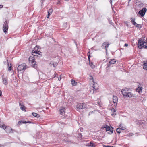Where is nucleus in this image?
Here are the masks:
<instances>
[{
  "instance_id": "nucleus-1",
  "label": "nucleus",
  "mask_w": 147,
  "mask_h": 147,
  "mask_svg": "<svg viewBox=\"0 0 147 147\" xmlns=\"http://www.w3.org/2000/svg\"><path fill=\"white\" fill-rule=\"evenodd\" d=\"M127 89H122L121 91L123 96L126 97L131 98L134 96V95L131 92H127Z\"/></svg>"
},
{
  "instance_id": "nucleus-2",
  "label": "nucleus",
  "mask_w": 147,
  "mask_h": 147,
  "mask_svg": "<svg viewBox=\"0 0 147 147\" xmlns=\"http://www.w3.org/2000/svg\"><path fill=\"white\" fill-rule=\"evenodd\" d=\"M102 129H105L106 132L109 134H111L113 132V129L112 127L106 125L102 126Z\"/></svg>"
},
{
  "instance_id": "nucleus-3",
  "label": "nucleus",
  "mask_w": 147,
  "mask_h": 147,
  "mask_svg": "<svg viewBox=\"0 0 147 147\" xmlns=\"http://www.w3.org/2000/svg\"><path fill=\"white\" fill-rule=\"evenodd\" d=\"M138 45L139 49H142L143 47L147 48V42H144L141 40L138 41Z\"/></svg>"
},
{
  "instance_id": "nucleus-4",
  "label": "nucleus",
  "mask_w": 147,
  "mask_h": 147,
  "mask_svg": "<svg viewBox=\"0 0 147 147\" xmlns=\"http://www.w3.org/2000/svg\"><path fill=\"white\" fill-rule=\"evenodd\" d=\"M41 53V52L35 50H33L32 52V55H34L36 57H41L42 55L40 53Z\"/></svg>"
},
{
  "instance_id": "nucleus-5",
  "label": "nucleus",
  "mask_w": 147,
  "mask_h": 147,
  "mask_svg": "<svg viewBox=\"0 0 147 147\" xmlns=\"http://www.w3.org/2000/svg\"><path fill=\"white\" fill-rule=\"evenodd\" d=\"M89 79L90 81L92 82L93 83L92 88H93V90L94 89L95 90H97L98 88V85L97 83L94 82V80L92 76H90Z\"/></svg>"
},
{
  "instance_id": "nucleus-6",
  "label": "nucleus",
  "mask_w": 147,
  "mask_h": 147,
  "mask_svg": "<svg viewBox=\"0 0 147 147\" xmlns=\"http://www.w3.org/2000/svg\"><path fill=\"white\" fill-rule=\"evenodd\" d=\"M3 30L4 32L6 34L7 33V30L8 28V22L7 21H5L4 22L3 25Z\"/></svg>"
},
{
  "instance_id": "nucleus-7",
  "label": "nucleus",
  "mask_w": 147,
  "mask_h": 147,
  "mask_svg": "<svg viewBox=\"0 0 147 147\" xmlns=\"http://www.w3.org/2000/svg\"><path fill=\"white\" fill-rule=\"evenodd\" d=\"M86 105L84 103H80L77 105V110L78 111L80 109H84L86 107Z\"/></svg>"
},
{
  "instance_id": "nucleus-8",
  "label": "nucleus",
  "mask_w": 147,
  "mask_h": 147,
  "mask_svg": "<svg viewBox=\"0 0 147 147\" xmlns=\"http://www.w3.org/2000/svg\"><path fill=\"white\" fill-rule=\"evenodd\" d=\"M26 65L25 63H23L20 65L18 67V70L21 71L22 70H24L26 68Z\"/></svg>"
},
{
  "instance_id": "nucleus-9",
  "label": "nucleus",
  "mask_w": 147,
  "mask_h": 147,
  "mask_svg": "<svg viewBox=\"0 0 147 147\" xmlns=\"http://www.w3.org/2000/svg\"><path fill=\"white\" fill-rule=\"evenodd\" d=\"M6 131V132L8 133H9L11 132H13L14 130H13L11 127H4V129H3Z\"/></svg>"
},
{
  "instance_id": "nucleus-10",
  "label": "nucleus",
  "mask_w": 147,
  "mask_h": 147,
  "mask_svg": "<svg viewBox=\"0 0 147 147\" xmlns=\"http://www.w3.org/2000/svg\"><path fill=\"white\" fill-rule=\"evenodd\" d=\"M147 11V9L146 8H143L142 9L139 11V14H140L142 17L145 15L146 12Z\"/></svg>"
},
{
  "instance_id": "nucleus-11",
  "label": "nucleus",
  "mask_w": 147,
  "mask_h": 147,
  "mask_svg": "<svg viewBox=\"0 0 147 147\" xmlns=\"http://www.w3.org/2000/svg\"><path fill=\"white\" fill-rule=\"evenodd\" d=\"M87 55L88 57V60L89 61V64L92 68V69L94 68L95 67V66L93 64V63L91 62H90V53L89 51L87 53Z\"/></svg>"
},
{
  "instance_id": "nucleus-12",
  "label": "nucleus",
  "mask_w": 147,
  "mask_h": 147,
  "mask_svg": "<svg viewBox=\"0 0 147 147\" xmlns=\"http://www.w3.org/2000/svg\"><path fill=\"white\" fill-rule=\"evenodd\" d=\"M29 60L30 62L31 61L32 65L34 66L36 64V62L34 59L30 57L29 58Z\"/></svg>"
},
{
  "instance_id": "nucleus-13",
  "label": "nucleus",
  "mask_w": 147,
  "mask_h": 147,
  "mask_svg": "<svg viewBox=\"0 0 147 147\" xmlns=\"http://www.w3.org/2000/svg\"><path fill=\"white\" fill-rule=\"evenodd\" d=\"M2 80L3 82L4 85H7L8 84V78L7 77L5 78L3 76L2 78Z\"/></svg>"
},
{
  "instance_id": "nucleus-14",
  "label": "nucleus",
  "mask_w": 147,
  "mask_h": 147,
  "mask_svg": "<svg viewBox=\"0 0 147 147\" xmlns=\"http://www.w3.org/2000/svg\"><path fill=\"white\" fill-rule=\"evenodd\" d=\"M87 146L91 147H96V145L95 143H94L93 142L91 141L88 144L86 145Z\"/></svg>"
},
{
  "instance_id": "nucleus-15",
  "label": "nucleus",
  "mask_w": 147,
  "mask_h": 147,
  "mask_svg": "<svg viewBox=\"0 0 147 147\" xmlns=\"http://www.w3.org/2000/svg\"><path fill=\"white\" fill-rule=\"evenodd\" d=\"M109 44L107 42H105L102 44V46L104 49L107 51V48L108 47Z\"/></svg>"
},
{
  "instance_id": "nucleus-16",
  "label": "nucleus",
  "mask_w": 147,
  "mask_h": 147,
  "mask_svg": "<svg viewBox=\"0 0 147 147\" xmlns=\"http://www.w3.org/2000/svg\"><path fill=\"white\" fill-rule=\"evenodd\" d=\"M65 108L63 107H61L59 110L60 113V114L63 115L65 114Z\"/></svg>"
},
{
  "instance_id": "nucleus-17",
  "label": "nucleus",
  "mask_w": 147,
  "mask_h": 147,
  "mask_svg": "<svg viewBox=\"0 0 147 147\" xmlns=\"http://www.w3.org/2000/svg\"><path fill=\"white\" fill-rule=\"evenodd\" d=\"M113 101L114 103L116 104L118 102L117 97L115 96H114L113 97Z\"/></svg>"
},
{
  "instance_id": "nucleus-18",
  "label": "nucleus",
  "mask_w": 147,
  "mask_h": 147,
  "mask_svg": "<svg viewBox=\"0 0 147 147\" xmlns=\"http://www.w3.org/2000/svg\"><path fill=\"white\" fill-rule=\"evenodd\" d=\"M143 69L147 70V61L144 62L143 65Z\"/></svg>"
},
{
  "instance_id": "nucleus-19",
  "label": "nucleus",
  "mask_w": 147,
  "mask_h": 147,
  "mask_svg": "<svg viewBox=\"0 0 147 147\" xmlns=\"http://www.w3.org/2000/svg\"><path fill=\"white\" fill-rule=\"evenodd\" d=\"M111 111L112 112V113L111 114V115L112 116L115 115H116V110L114 108H113L111 109Z\"/></svg>"
},
{
  "instance_id": "nucleus-20",
  "label": "nucleus",
  "mask_w": 147,
  "mask_h": 147,
  "mask_svg": "<svg viewBox=\"0 0 147 147\" xmlns=\"http://www.w3.org/2000/svg\"><path fill=\"white\" fill-rule=\"evenodd\" d=\"M53 12L52 9H50L48 11V14L47 15V18H48L49 17L50 15Z\"/></svg>"
},
{
  "instance_id": "nucleus-21",
  "label": "nucleus",
  "mask_w": 147,
  "mask_h": 147,
  "mask_svg": "<svg viewBox=\"0 0 147 147\" xmlns=\"http://www.w3.org/2000/svg\"><path fill=\"white\" fill-rule=\"evenodd\" d=\"M142 88L141 87H138V88L136 89V90L137 92L139 93H140L142 92Z\"/></svg>"
},
{
  "instance_id": "nucleus-22",
  "label": "nucleus",
  "mask_w": 147,
  "mask_h": 147,
  "mask_svg": "<svg viewBox=\"0 0 147 147\" xmlns=\"http://www.w3.org/2000/svg\"><path fill=\"white\" fill-rule=\"evenodd\" d=\"M71 82L73 86H75L77 85V82L72 79L71 80Z\"/></svg>"
},
{
  "instance_id": "nucleus-23",
  "label": "nucleus",
  "mask_w": 147,
  "mask_h": 147,
  "mask_svg": "<svg viewBox=\"0 0 147 147\" xmlns=\"http://www.w3.org/2000/svg\"><path fill=\"white\" fill-rule=\"evenodd\" d=\"M32 115L36 117L37 118H38L40 117V115H39L35 113H32Z\"/></svg>"
},
{
  "instance_id": "nucleus-24",
  "label": "nucleus",
  "mask_w": 147,
  "mask_h": 147,
  "mask_svg": "<svg viewBox=\"0 0 147 147\" xmlns=\"http://www.w3.org/2000/svg\"><path fill=\"white\" fill-rule=\"evenodd\" d=\"M50 65H53V66L54 67H55L57 65V62H54L52 63L51 62L50 63Z\"/></svg>"
},
{
  "instance_id": "nucleus-25",
  "label": "nucleus",
  "mask_w": 147,
  "mask_h": 147,
  "mask_svg": "<svg viewBox=\"0 0 147 147\" xmlns=\"http://www.w3.org/2000/svg\"><path fill=\"white\" fill-rule=\"evenodd\" d=\"M116 62V61L114 59H112L109 61V63L110 64H114Z\"/></svg>"
},
{
  "instance_id": "nucleus-26",
  "label": "nucleus",
  "mask_w": 147,
  "mask_h": 147,
  "mask_svg": "<svg viewBox=\"0 0 147 147\" xmlns=\"http://www.w3.org/2000/svg\"><path fill=\"white\" fill-rule=\"evenodd\" d=\"M122 125L120 124V128L122 130L125 129H126V128L125 127L122 126Z\"/></svg>"
},
{
  "instance_id": "nucleus-27",
  "label": "nucleus",
  "mask_w": 147,
  "mask_h": 147,
  "mask_svg": "<svg viewBox=\"0 0 147 147\" xmlns=\"http://www.w3.org/2000/svg\"><path fill=\"white\" fill-rule=\"evenodd\" d=\"M121 130H122L121 129V128H117V129H116V131L119 134L121 132Z\"/></svg>"
},
{
  "instance_id": "nucleus-28",
  "label": "nucleus",
  "mask_w": 147,
  "mask_h": 147,
  "mask_svg": "<svg viewBox=\"0 0 147 147\" xmlns=\"http://www.w3.org/2000/svg\"><path fill=\"white\" fill-rule=\"evenodd\" d=\"M23 122H22L23 123V124H26L28 123H30L31 122L29 121H23Z\"/></svg>"
},
{
  "instance_id": "nucleus-29",
  "label": "nucleus",
  "mask_w": 147,
  "mask_h": 147,
  "mask_svg": "<svg viewBox=\"0 0 147 147\" xmlns=\"http://www.w3.org/2000/svg\"><path fill=\"white\" fill-rule=\"evenodd\" d=\"M23 122V121H19L18 124H17V125H20L22 124L23 123L22 122Z\"/></svg>"
},
{
  "instance_id": "nucleus-30",
  "label": "nucleus",
  "mask_w": 147,
  "mask_h": 147,
  "mask_svg": "<svg viewBox=\"0 0 147 147\" xmlns=\"http://www.w3.org/2000/svg\"><path fill=\"white\" fill-rule=\"evenodd\" d=\"M132 23L135 26H137L138 25V24L136 23L135 22V21L134 22H132Z\"/></svg>"
},
{
  "instance_id": "nucleus-31",
  "label": "nucleus",
  "mask_w": 147,
  "mask_h": 147,
  "mask_svg": "<svg viewBox=\"0 0 147 147\" xmlns=\"http://www.w3.org/2000/svg\"><path fill=\"white\" fill-rule=\"evenodd\" d=\"M25 107L24 106L23 107H21L20 109L24 111H25Z\"/></svg>"
},
{
  "instance_id": "nucleus-32",
  "label": "nucleus",
  "mask_w": 147,
  "mask_h": 147,
  "mask_svg": "<svg viewBox=\"0 0 147 147\" xmlns=\"http://www.w3.org/2000/svg\"><path fill=\"white\" fill-rule=\"evenodd\" d=\"M133 135V134L132 133H129L127 134V136H128L130 137L132 136Z\"/></svg>"
},
{
  "instance_id": "nucleus-33",
  "label": "nucleus",
  "mask_w": 147,
  "mask_h": 147,
  "mask_svg": "<svg viewBox=\"0 0 147 147\" xmlns=\"http://www.w3.org/2000/svg\"><path fill=\"white\" fill-rule=\"evenodd\" d=\"M5 126H3V125L2 123H1L0 122V127H2L3 129H4V127Z\"/></svg>"
},
{
  "instance_id": "nucleus-34",
  "label": "nucleus",
  "mask_w": 147,
  "mask_h": 147,
  "mask_svg": "<svg viewBox=\"0 0 147 147\" xmlns=\"http://www.w3.org/2000/svg\"><path fill=\"white\" fill-rule=\"evenodd\" d=\"M131 22H134L135 21V18H131L130 19Z\"/></svg>"
},
{
  "instance_id": "nucleus-35",
  "label": "nucleus",
  "mask_w": 147,
  "mask_h": 147,
  "mask_svg": "<svg viewBox=\"0 0 147 147\" xmlns=\"http://www.w3.org/2000/svg\"><path fill=\"white\" fill-rule=\"evenodd\" d=\"M95 111H91L89 113V115H90L93 113Z\"/></svg>"
},
{
  "instance_id": "nucleus-36",
  "label": "nucleus",
  "mask_w": 147,
  "mask_h": 147,
  "mask_svg": "<svg viewBox=\"0 0 147 147\" xmlns=\"http://www.w3.org/2000/svg\"><path fill=\"white\" fill-rule=\"evenodd\" d=\"M136 26H135L136 27H138L140 28H141V27H142V26H141V25H140L138 24V25Z\"/></svg>"
},
{
  "instance_id": "nucleus-37",
  "label": "nucleus",
  "mask_w": 147,
  "mask_h": 147,
  "mask_svg": "<svg viewBox=\"0 0 147 147\" xmlns=\"http://www.w3.org/2000/svg\"><path fill=\"white\" fill-rule=\"evenodd\" d=\"M19 105H20V108H21V107H23V105H22V104L21 102H20L19 103Z\"/></svg>"
},
{
  "instance_id": "nucleus-38",
  "label": "nucleus",
  "mask_w": 147,
  "mask_h": 147,
  "mask_svg": "<svg viewBox=\"0 0 147 147\" xmlns=\"http://www.w3.org/2000/svg\"><path fill=\"white\" fill-rule=\"evenodd\" d=\"M103 146L104 147H114L113 146H109L103 145Z\"/></svg>"
},
{
  "instance_id": "nucleus-39",
  "label": "nucleus",
  "mask_w": 147,
  "mask_h": 147,
  "mask_svg": "<svg viewBox=\"0 0 147 147\" xmlns=\"http://www.w3.org/2000/svg\"><path fill=\"white\" fill-rule=\"evenodd\" d=\"M110 3H111V6H112V0H110Z\"/></svg>"
},
{
  "instance_id": "nucleus-40",
  "label": "nucleus",
  "mask_w": 147,
  "mask_h": 147,
  "mask_svg": "<svg viewBox=\"0 0 147 147\" xmlns=\"http://www.w3.org/2000/svg\"><path fill=\"white\" fill-rule=\"evenodd\" d=\"M2 95V92L1 90H0V96H1Z\"/></svg>"
},
{
  "instance_id": "nucleus-41",
  "label": "nucleus",
  "mask_w": 147,
  "mask_h": 147,
  "mask_svg": "<svg viewBox=\"0 0 147 147\" xmlns=\"http://www.w3.org/2000/svg\"><path fill=\"white\" fill-rule=\"evenodd\" d=\"M3 7V5H0V8H2Z\"/></svg>"
},
{
  "instance_id": "nucleus-42",
  "label": "nucleus",
  "mask_w": 147,
  "mask_h": 147,
  "mask_svg": "<svg viewBox=\"0 0 147 147\" xmlns=\"http://www.w3.org/2000/svg\"><path fill=\"white\" fill-rule=\"evenodd\" d=\"M11 67H10L8 69L9 70V71H10L11 70Z\"/></svg>"
},
{
  "instance_id": "nucleus-43",
  "label": "nucleus",
  "mask_w": 147,
  "mask_h": 147,
  "mask_svg": "<svg viewBox=\"0 0 147 147\" xmlns=\"http://www.w3.org/2000/svg\"><path fill=\"white\" fill-rule=\"evenodd\" d=\"M128 45L127 44H125L124 45V46H128Z\"/></svg>"
},
{
  "instance_id": "nucleus-44",
  "label": "nucleus",
  "mask_w": 147,
  "mask_h": 147,
  "mask_svg": "<svg viewBox=\"0 0 147 147\" xmlns=\"http://www.w3.org/2000/svg\"><path fill=\"white\" fill-rule=\"evenodd\" d=\"M45 0H41V1H42V2L43 1Z\"/></svg>"
},
{
  "instance_id": "nucleus-45",
  "label": "nucleus",
  "mask_w": 147,
  "mask_h": 147,
  "mask_svg": "<svg viewBox=\"0 0 147 147\" xmlns=\"http://www.w3.org/2000/svg\"><path fill=\"white\" fill-rule=\"evenodd\" d=\"M61 80V78H58V80Z\"/></svg>"
},
{
  "instance_id": "nucleus-46",
  "label": "nucleus",
  "mask_w": 147,
  "mask_h": 147,
  "mask_svg": "<svg viewBox=\"0 0 147 147\" xmlns=\"http://www.w3.org/2000/svg\"><path fill=\"white\" fill-rule=\"evenodd\" d=\"M80 129V130L81 131V130H83V129L82 128H81V129Z\"/></svg>"
},
{
  "instance_id": "nucleus-47",
  "label": "nucleus",
  "mask_w": 147,
  "mask_h": 147,
  "mask_svg": "<svg viewBox=\"0 0 147 147\" xmlns=\"http://www.w3.org/2000/svg\"><path fill=\"white\" fill-rule=\"evenodd\" d=\"M131 1V0H129L128 3H129Z\"/></svg>"
},
{
  "instance_id": "nucleus-48",
  "label": "nucleus",
  "mask_w": 147,
  "mask_h": 147,
  "mask_svg": "<svg viewBox=\"0 0 147 147\" xmlns=\"http://www.w3.org/2000/svg\"><path fill=\"white\" fill-rule=\"evenodd\" d=\"M99 105L100 106V104L99 103Z\"/></svg>"
},
{
  "instance_id": "nucleus-49",
  "label": "nucleus",
  "mask_w": 147,
  "mask_h": 147,
  "mask_svg": "<svg viewBox=\"0 0 147 147\" xmlns=\"http://www.w3.org/2000/svg\"><path fill=\"white\" fill-rule=\"evenodd\" d=\"M66 1H68L69 0H65Z\"/></svg>"
},
{
  "instance_id": "nucleus-50",
  "label": "nucleus",
  "mask_w": 147,
  "mask_h": 147,
  "mask_svg": "<svg viewBox=\"0 0 147 147\" xmlns=\"http://www.w3.org/2000/svg\"><path fill=\"white\" fill-rule=\"evenodd\" d=\"M35 49H36V47H35Z\"/></svg>"
}]
</instances>
